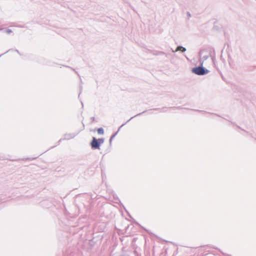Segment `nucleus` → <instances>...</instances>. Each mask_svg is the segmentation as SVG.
<instances>
[{
  "label": "nucleus",
  "mask_w": 256,
  "mask_h": 256,
  "mask_svg": "<svg viewBox=\"0 0 256 256\" xmlns=\"http://www.w3.org/2000/svg\"><path fill=\"white\" fill-rule=\"evenodd\" d=\"M192 72L198 75H204L208 73V70H205L202 67L198 66L192 68Z\"/></svg>",
  "instance_id": "obj_1"
},
{
  "label": "nucleus",
  "mask_w": 256,
  "mask_h": 256,
  "mask_svg": "<svg viewBox=\"0 0 256 256\" xmlns=\"http://www.w3.org/2000/svg\"><path fill=\"white\" fill-rule=\"evenodd\" d=\"M90 145L92 148L94 150L100 149V146L98 142L97 139L94 137L92 138V141L90 142Z\"/></svg>",
  "instance_id": "obj_2"
},
{
  "label": "nucleus",
  "mask_w": 256,
  "mask_h": 256,
  "mask_svg": "<svg viewBox=\"0 0 256 256\" xmlns=\"http://www.w3.org/2000/svg\"><path fill=\"white\" fill-rule=\"evenodd\" d=\"M76 136V134H66L64 135L65 139L69 140L74 138Z\"/></svg>",
  "instance_id": "obj_3"
},
{
  "label": "nucleus",
  "mask_w": 256,
  "mask_h": 256,
  "mask_svg": "<svg viewBox=\"0 0 256 256\" xmlns=\"http://www.w3.org/2000/svg\"><path fill=\"white\" fill-rule=\"evenodd\" d=\"M182 51V52L186 50V48L182 46H179L177 48L176 51Z\"/></svg>",
  "instance_id": "obj_4"
},
{
  "label": "nucleus",
  "mask_w": 256,
  "mask_h": 256,
  "mask_svg": "<svg viewBox=\"0 0 256 256\" xmlns=\"http://www.w3.org/2000/svg\"><path fill=\"white\" fill-rule=\"evenodd\" d=\"M98 133L100 134H103L104 133V129L102 128H98Z\"/></svg>",
  "instance_id": "obj_5"
},
{
  "label": "nucleus",
  "mask_w": 256,
  "mask_h": 256,
  "mask_svg": "<svg viewBox=\"0 0 256 256\" xmlns=\"http://www.w3.org/2000/svg\"><path fill=\"white\" fill-rule=\"evenodd\" d=\"M97 140H98V142L100 146V144H103L104 142V138H98V139H97Z\"/></svg>",
  "instance_id": "obj_6"
},
{
  "label": "nucleus",
  "mask_w": 256,
  "mask_h": 256,
  "mask_svg": "<svg viewBox=\"0 0 256 256\" xmlns=\"http://www.w3.org/2000/svg\"><path fill=\"white\" fill-rule=\"evenodd\" d=\"M144 112H145V111H144V112H141V113H140V114H137L135 115L134 116L132 117L130 120H128V122L130 121V120L134 118V117H136V116H140V115H141L142 114H143V113H144Z\"/></svg>",
  "instance_id": "obj_7"
},
{
  "label": "nucleus",
  "mask_w": 256,
  "mask_h": 256,
  "mask_svg": "<svg viewBox=\"0 0 256 256\" xmlns=\"http://www.w3.org/2000/svg\"><path fill=\"white\" fill-rule=\"evenodd\" d=\"M118 133V132L114 134H113L112 136L110 137V142H111L112 140L115 137V136H116V134H117Z\"/></svg>",
  "instance_id": "obj_8"
},
{
  "label": "nucleus",
  "mask_w": 256,
  "mask_h": 256,
  "mask_svg": "<svg viewBox=\"0 0 256 256\" xmlns=\"http://www.w3.org/2000/svg\"><path fill=\"white\" fill-rule=\"evenodd\" d=\"M6 32L8 34H10L12 32V30L10 29H6Z\"/></svg>",
  "instance_id": "obj_9"
},
{
  "label": "nucleus",
  "mask_w": 256,
  "mask_h": 256,
  "mask_svg": "<svg viewBox=\"0 0 256 256\" xmlns=\"http://www.w3.org/2000/svg\"><path fill=\"white\" fill-rule=\"evenodd\" d=\"M124 124H122L120 126V128H118V130H120V129L122 126H123Z\"/></svg>",
  "instance_id": "obj_10"
},
{
  "label": "nucleus",
  "mask_w": 256,
  "mask_h": 256,
  "mask_svg": "<svg viewBox=\"0 0 256 256\" xmlns=\"http://www.w3.org/2000/svg\"><path fill=\"white\" fill-rule=\"evenodd\" d=\"M91 119L92 121H94V117H92L91 118Z\"/></svg>",
  "instance_id": "obj_11"
},
{
  "label": "nucleus",
  "mask_w": 256,
  "mask_h": 256,
  "mask_svg": "<svg viewBox=\"0 0 256 256\" xmlns=\"http://www.w3.org/2000/svg\"><path fill=\"white\" fill-rule=\"evenodd\" d=\"M62 140H59L58 142H60Z\"/></svg>",
  "instance_id": "obj_12"
}]
</instances>
